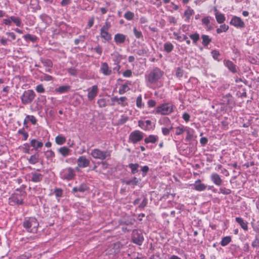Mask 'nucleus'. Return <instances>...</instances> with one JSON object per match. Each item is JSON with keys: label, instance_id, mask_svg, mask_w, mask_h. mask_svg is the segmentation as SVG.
Wrapping results in <instances>:
<instances>
[{"label": "nucleus", "instance_id": "55", "mask_svg": "<svg viewBox=\"0 0 259 259\" xmlns=\"http://www.w3.org/2000/svg\"><path fill=\"white\" fill-rule=\"evenodd\" d=\"M35 90H36V92H37L38 93H44L45 91V88H44L42 84H38V85H37L36 87Z\"/></svg>", "mask_w": 259, "mask_h": 259}, {"label": "nucleus", "instance_id": "32", "mask_svg": "<svg viewBox=\"0 0 259 259\" xmlns=\"http://www.w3.org/2000/svg\"><path fill=\"white\" fill-rule=\"evenodd\" d=\"M55 142L58 145H63L66 142V138L62 135H59L56 137Z\"/></svg>", "mask_w": 259, "mask_h": 259}, {"label": "nucleus", "instance_id": "9", "mask_svg": "<svg viewBox=\"0 0 259 259\" xmlns=\"http://www.w3.org/2000/svg\"><path fill=\"white\" fill-rule=\"evenodd\" d=\"M63 173L62 178L68 181L72 180L75 176L74 170L71 167L65 168Z\"/></svg>", "mask_w": 259, "mask_h": 259}, {"label": "nucleus", "instance_id": "37", "mask_svg": "<svg viewBox=\"0 0 259 259\" xmlns=\"http://www.w3.org/2000/svg\"><path fill=\"white\" fill-rule=\"evenodd\" d=\"M228 29L229 26L228 25L226 24H223L220 26V28H218L217 29V32L219 34L223 32L227 31L228 30Z\"/></svg>", "mask_w": 259, "mask_h": 259}, {"label": "nucleus", "instance_id": "7", "mask_svg": "<svg viewBox=\"0 0 259 259\" xmlns=\"http://www.w3.org/2000/svg\"><path fill=\"white\" fill-rule=\"evenodd\" d=\"M143 138L142 132L139 131H135L132 132L129 136V142L133 144L141 141Z\"/></svg>", "mask_w": 259, "mask_h": 259}, {"label": "nucleus", "instance_id": "58", "mask_svg": "<svg viewBox=\"0 0 259 259\" xmlns=\"http://www.w3.org/2000/svg\"><path fill=\"white\" fill-rule=\"evenodd\" d=\"M110 27H111L110 23L108 21H106L105 23V25H103V27L101 28V30L108 31V30Z\"/></svg>", "mask_w": 259, "mask_h": 259}, {"label": "nucleus", "instance_id": "12", "mask_svg": "<svg viewBox=\"0 0 259 259\" xmlns=\"http://www.w3.org/2000/svg\"><path fill=\"white\" fill-rule=\"evenodd\" d=\"M77 163L78 167L84 168L90 165V161L85 156H81L77 159Z\"/></svg>", "mask_w": 259, "mask_h": 259}, {"label": "nucleus", "instance_id": "20", "mask_svg": "<svg viewBox=\"0 0 259 259\" xmlns=\"http://www.w3.org/2000/svg\"><path fill=\"white\" fill-rule=\"evenodd\" d=\"M126 39V36L123 34L117 33L114 36V40L117 44L123 43Z\"/></svg>", "mask_w": 259, "mask_h": 259}, {"label": "nucleus", "instance_id": "22", "mask_svg": "<svg viewBox=\"0 0 259 259\" xmlns=\"http://www.w3.org/2000/svg\"><path fill=\"white\" fill-rule=\"evenodd\" d=\"M29 163L31 164H35L39 161V154L38 152L35 153L34 154L31 155L29 158L28 159Z\"/></svg>", "mask_w": 259, "mask_h": 259}, {"label": "nucleus", "instance_id": "34", "mask_svg": "<svg viewBox=\"0 0 259 259\" xmlns=\"http://www.w3.org/2000/svg\"><path fill=\"white\" fill-rule=\"evenodd\" d=\"M231 241V237L230 236L224 237L222 238L221 242V245L222 246L227 245Z\"/></svg>", "mask_w": 259, "mask_h": 259}, {"label": "nucleus", "instance_id": "3", "mask_svg": "<svg viewBox=\"0 0 259 259\" xmlns=\"http://www.w3.org/2000/svg\"><path fill=\"white\" fill-rule=\"evenodd\" d=\"M35 96L34 92L32 90H28L24 92L21 97L22 103L24 105L31 103Z\"/></svg>", "mask_w": 259, "mask_h": 259}, {"label": "nucleus", "instance_id": "15", "mask_svg": "<svg viewBox=\"0 0 259 259\" xmlns=\"http://www.w3.org/2000/svg\"><path fill=\"white\" fill-rule=\"evenodd\" d=\"M6 34L7 35L10 36L11 38L8 39V38H6L4 37H2L1 39V43L4 46L7 45L8 41H11L12 40H14L16 38V35L13 32H7L6 33Z\"/></svg>", "mask_w": 259, "mask_h": 259}, {"label": "nucleus", "instance_id": "38", "mask_svg": "<svg viewBox=\"0 0 259 259\" xmlns=\"http://www.w3.org/2000/svg\"><path fill=\"white\" fill-rule=\"evenodd\" d=\"M130 88L126 84H122L119 89L118 93L119 94L122 95L125 93L126 91H128Z\"/></svg>", "mask_w": 259, "mask_h": 259}, {"label": "nucleus", "instance_id": "6", "mask_svg": "<svg viewBox=\"0 0 259 259\" xmlns=\"http://www.w3.org/2000/svg\"><path fill=\"white\" fill-rule=\"evenodd\" d=\"M122 247V245L119 242H116L111 245L107 249V253L110 259L113 258L118 253Z\"/></svg>", "mask_w": 259, "mask_h": 259}, {"label": "nucleus", "instance_id": "8", "mask_svg": "<svg viewBox=\"0 0 259 259\" xmlns=\"http://www.w3.org/2000/svg\"><path fill=\"white\" fill-rule=\"evenodd\" d=\"M132 241L134 243L141 245L144 241V237L141 231L133 230L132 232Z\"/></svg>", "mask_w": 259, "mask_h": 259}, {"label": "nucleus", "instance_id": "54", "mask_svg": "<svg viewBox=\"0 0 259 259\" xmlns=\"http://www.w3.org/2000/svg\"><path fill=\"white\" fill-rule=\"evenodd\" d=\"M55 195L57 197H60L62 195L63 191L61 189L56 188L54 190Z\"/></svg>", "mask_w": 259, "mask_h": 259}, {"label": "nucleus", "instance_id": "2", "mask_svg": "<svg viewBox=\"0 0 259 259\" xmlns=\"http://www.w3.org/2000/svg\"><path fill=\"white\" fill-rule=\"evenodd\" d=\"M91 155L95 159L104 160L107 158L110 157L111 151H102L99 149L96 148L91 151Z\"/></svg>", "mask_w": 259, "mask_h": 259}, {"label": "nucleus", "instance_id": "13", "mask_svg": "<svg viewBox=\"0 0 259 259\" xmlns=\"http://www.w3.org/2000/svg\"><path fill=\"white\" fill-rule=\"evenodd\" d=\"M230 24L235 27L239 28H243L245 26L244 22L242 21L240 18L237 16H234L232 18L230 21Z\"/></svg>", "mask_w": 259, "mask_h": 259}, {"label": "nucleus", "instance_id": "26", "mask_svg": "<svg viewBox=\"0 0 259 259\" xmlns=\"http://www.w3.org/2000/svg\"><path fill=\"white\" fill-rule=\"evenodd\" d=\"M122 183L126 185H132L134 187L139 184V180L136 177H134L131 180L123 181Z\"/></svg>", "mask_w": 259, "mask_h": 259}, {"label": "nucleus", "instance_id": "43", "mask_svg": "<svg viewBox=\"0 0 259 259\" xmlns=\"http://www.w3.org/2000/svg\"><path fill=\"white\" fill-rule=\"evenodd\" d=\"M97 103L100 108L105 107L107 106V103L105 99L101 98L98 100Z\"/></svg>", "mask_w": 259, "mask_h": 259}, {"label": "nucleus", "instance_id": "14", "mask_svg": "<svg viewBox=\"0 0 259 259\" xmlns=\"http://www.w3.org/2000/svg\"><path fill=\"white\" fill-rule=\"evenodd\" d=\"M210 179L212 182L217 186H221L222 185L223 180L221 177L217 173L213 172L210 175Z\"/></svg>", "mask_w": 259, "mask_h": 259}, {"label": "nucleus", "instance_id": "62", "mask_svg": "<svg viewBox=\"0 0 259 259\" xmlns=\"http://www.w3.org/2000/svg\"><path fill=\"white\" fill-rule=\"evenodd\" d=\"M123 75L126 77H131L132 75V72L131 70L127 69L123 72Z\"/></svg>", "mask_w": 259, "mask_h": 259}, {"label": "nucleus", "instance_id": "33", "mask_svg": "<svg viewBox=\"0 0 259 259\" xmlns=\"http://www.w3.org/2000/svg\"><path fill=\"white\" fill-rule=\"evenodd\" d=\"M215 18L217 22L220 24L223 23L225 20L224 15L218 12L215 13Z\"/></svg>", "mask_w": 259, "mask_h": 259}, {"label": "nucleus", "instance_id": "5", "mask_svg": "<svg viewBox=\"0 0 259 259\" xmlns=\"http://www.w3.org/2000/svg\"><path fill=\"white\" fill-rule=\"evenodd\" d=\"M161 70L158 68H154L147 76V80L151 83H155L162 76Z\"/></svg>", "mask_w": 259, "mask_h": 259}, {"label": "nucleus", "instance_id": "18", "mask_svg": "<svg viewBox=\"0 0 259 259\" xmlns=\"http://www.w3.org/2000/svg\"><path fill=\"white\" fill-rule=\"evenodd\" d=\"M194 189L198 191H202L206 189V185L201 183L200 179L196 180L194 184Z\"/></svg>", "mask_w": 259, "mask_h": 259}, {"label": "nucleus", "instance_id": "53", "mask_svg": "<svg viewBox=\"0 0 259 259\" xmlns=\"http://www.w3.org/2000/svg\"><path fill=\"white\" fill-rule=\"evenodd\" d=\"M211 54L214 59L218 61L219 60V56H220V54L219 51L217 50H213L211 51Z\"/></svg>", "mask_w": 259, "mask_h": 259}, {"label": "nucleus", "instance_id": "64", "mask_svg": "<svg viewBox=\"0 0 259 259\" xmlns=\"http://www.w3.org/2000/svg\"><path fill=\"white\" fill-rule=\"evenodd\" d=\"M252 246L253 247H259V239L256 238L252 243Z\"/></svg>", "mask_w": 259, "mask_h": 259}, {"label": "nucleus", "instance_id": "39", "mask_svg": "<svg viewBox=\"0 0 259 259\" xmlns=\"http://www.w3.org/2000/svg\"><path fill=\"white\" fill-rule=\"evenodd\" d=\"M19 134L22 135L23 136V140L25 141L28 139V134L25 131L24 128L19 129L18 131Z\"/></svg>", "mask_w": 259, "mask_h": 259}, {"label": "nucleus", "instance_id": "19", "mask_svg": "<svg viewBox=\"0 0 259 259\" xmlns=\"http://www.w3.org/2000/svg\"><path fill=\"white\" fill-rule=\"evenodd\" d=\"M224 64L232 72L236 73L237 72L236 65L231 61L225 60Z\"/></svg>", "mask_w": 259, "mask_h": 259}, {"label": "nucleus", "instance_id": "40", "mask_svg": "<svg viewBox=\"0 0 259 259\" xmlns=\"http://www.w3.org/2000/svg\"><path fill=\"white\" fill-rule=\"evenodd\" d=\"M194 14V11L188 7V8L185 11L184 13L185 16L186 17L187 20L190 19V17Z\"/></svg>", "mask_w": 259, "mask_h": 259}, {"label": "nucleus", "instance_id": "42", "mask_svg": "<svg viewBox=\"0 0 259 259\" xmlns=\"http://www.w3.org/2000/svg\"><path fill=\"white\" fill-rule=\"evenodd\" d=\"M124 17L127 20H132L134 17V14L131 11H127L124 14Z\"/></svg>", "mask_w": 259, "mask_h": 259}, {"label": "nucleus", "instance_id": "16", "mask_svg": "<svg viewBox=\"0 0 259 259\" xmlns=\"http://www.w3.org/2000/svg\"><path fill=\"white\" fill-rule=\"evenodd\" d=\"M100 71L104 75L106 76H109L112 73V70L110 69L106 62H103L102 63Z\"/></svg>", "mask_w": 259, "mask_h": 259}, {"label": "nucleus", "instance_id": "46", "mask_svg": "<svg viewBox=\"0 0 259 259\" xmlns=\"http://www.w3.org/2000/svg\"><path fill=\"white\" fill-rule=\"evenodd\" d=\"M77 187L78 191L80 192H84L88 189L87 185L84 183L81 184Z\"/></svg>", "mask_w": 259, "mask_h": 259}, {"label": "nucleus", "instance_id": "63", "mask_svg": "<svg viewBox=\"0 0 259 259\" xmlns=\"http://www.w3.org/2000/svg\"><path fill=\"white\" fill-rule=\"evenodd\" d=\"M183 75V70L181 68H178L176 71V76L181 77Z\"/></svg>", "mask_w": 259, "mask_h": 259}, {"label": "nucleus", "instance_id": "27", "mask_svg": "<svg viewBox=\"0 0 259 259\" xmlns=\"http://www.w3.org/2000/svg\"><path fill=\"white\" fill-rule=\"evenodd\" d=\"M101 37L106 41H109L111 39V35L108 33V31L100 30Z\"/></svg>", "mask_w": 259, "mask_h": 259}, {"label": "nucleus", "instance_id": "23", "mask_svg": "<svg viewBox=\"0 0 259 259\" xmlns=\"http://www.w3.org/2000/svg\"><path fill=\"white\" fill-rule=\"evenodd\" d=\"M30 145L33 147L34 149L37 150L38 149L41 148L43 146V143L35 139H32L30 141Z\"/></svg>", "mask_w": 259, "mask_h": 259}, {"label": "nucleus", "instance_id": "17", "mask_svg": "<svg viewBox=\"0 0 259 259\" xmlns=\"http://www.w3.org/2000/svg\"><path fill=\"white\" fill-rule=\"evenodd\" d=\"M43 175L36 172H32L31 173V178L30 181L34 183H39L42 180Z\"/></svg>", "mask_w": 259, "mask_h": 259}, {"label": "nucleus", "instance_id": "47", "mask_svg": "<svg viewBox=\"0 0 259 259\" xmlns=\"http://www.w3.org/2000/svg\"><path fill=\"white\" fill-rule=\"evenodd\" d=\"M190 37L192 39L194 43H196L197 41L199 39V35L197 33L191 34Z\"/></svg>", "mask_w": 259, "mask_h": 259}, {"label": "nucleus", "instance_id": "36", "mask_svg": "<svg viewBox=\"0 0 259 259\" xmlns=\"http://www.w3.org/2000/svg\"><path fill=\"white\" fill-rule=\"evenodd\" d=\"M45 155L47 159H52L55 156V154L52 150H49L45 152Z\"/></svg>", "mask_w": 259, "mask_h": 259}, {"label": "nucleus", "instance_id": "60", "mask_svg": "<svg viewBox=\"0 0 259 259\" xmlns=\"http://www.w3.org/2000/svg\"><path fill=\"white\" fill-rule=\"evenodd\" d=\"M184 132V129L183 127L178 126L176 127V134L177 135H182Z\"/></svg>", "mask_w": 259, "mask_h": 259}, {"label": "nucleus", "instance_id": "41", "mask_svg": "<svg viewBox=\"0 0 259 259\" xmlns=\"http://www.w3.org/2000/svg\"><path fill=\"white\" fill-rule=\"evenodd\" d=\"M41 62L45 67H52V62L50 59H41Z\"/></svg>", "mask_w": 259, "mask_h": 259}, {"label": "nucleus", "instance_id": "50", "mask_svg": "<svg viewBox=\"0 0 259 259\" xmlns=\"http://www.w3.org/2000/svg\"><path fill=\"white\" fill-rule=\"evenodd\" d=\"M134 33L135 36L137 38H140L143 37V34L141 31H138L136 27L134 28L133 29Z\"/></svg>", "mask_w": 259, "mask_h": 259}, {"label": "nucleus", "instance_id": "61", "mask_svg": "<svg viewBox=\"0 0 259 259\" xmlns=\"http://www.w3.org/2000/svg\"><path fill=\"white\" fill-rule=\"evenodd\" d=\"M92 50H94L97 54H98L100 55H101L102 53V48L99 45H98L95 48L92 49Z\"/></svg>", "mask_w": 259, "mask_h": 259}, {"label": "nucleus", "instance_id": "11", "mask_svg": "<svg viewBox=\"0 0 259 259\" xmlns=\"http://www.w3.org/2000/svg\"><path fill=\"white\" fill-rule=\"evenodd\" d=\"M88 91H89L88 98L89 100L92 101L97 96L99 89L97 85H94L91 88H89Z\"/></svg>", "mask_w": 259, "mask_h": 259}, {"label": "nucleus", "instance_id": "48", "mask_svg": "<svg viewBox=\"0 0 259 259\" xmlns=\"http://www.w3.org/2000/svg\"><path fill=\"white\" fill-rule=\"evenodd\" d=\"M219 192L225 195H228L231 193V190L226 188H220L219 189Z\"/></svg>", "mask_w": 259, "mask_h": 259}, {"label": "nucleus", "instance_id": "51", "mask_svg": "<svg viewBox=\"0 0 259 259\" xmlns=\"http://www.w3.org/2000/svg\"><path fill=\"white\" fill-rule=\"evenodd\" d=\"M11 200L17 204H22L23 203V200L19 199L17 196H13L11 198Z\"/></svg>", "mask_w": 259, "mask_h": 259}, {"label": "nucleus", "instance_id": "59", "mask_svg": "<svg viewBox=\"0 0 259 259\" xmlns=\"http://www.w3.org/2000/svg\"><path fill=\"white\" fill-rule=\"evenodd\" d=\"M141 170L143 172V174H142L143 176L145 177L147 175V172L149 171V168L148 166L145 165L142 167Z\"/></svg>", "mask_w": 259, "mask_h": 259}, {"label": "nucleus", "instance_id": "21", "mask_svg": "<svg viewBox=\"0 0 259 259\" xmlns=\"http://www.w3.org/2000/svg\"><path fill=\"white\" fill-rule=\"evenodd\" d=\"M58 152L64 157H66L70 154L71 150L67 147H62L58 149Z\"/></svg>", "mask_w": 259, "mask_h": 259}, {"label": "nucleus", "instance_id": "56", "mask_svg": "<svg viewBox=\"0 0 259 259\" xmlns=\"http://www.w3.org/2000/svg\"><path fill=\"white\" fill-rule=\"evenodd\" d=\"M202 22L203 24H204L205 26H206L207 27H208V25L210 23L209 17L207 16V17H205L203 18L202 19Z\"/></svg>", "mask_w": 259, "mask_h": 259}, {"label": "nucleus", "instance_id": "31", "mask_svg": "<svg viewBox=\"0 0 259 259\" xmlns=\"http://www.w3.org/2000/svg\"><path fill=\"white\" fill-rule=\"evenodd\" d=\"M174 49L173 45L169 42H167L164 44V51L167 53H170Z\"/></svg>", "mask_w": 259, "mask_h": 259}, {"label": "nucleus", "instance_id": "44", "mask_svg": "<svg viewBox=\"0 0 259 259\" xmlns=\"http://www.w3.org/2000/svg\"><path fill=\"white\" fill-rule=\"evenodd\" d=\"M10 19L13 21L16 25L18 26H20L21 25V20L18 17H16L14 16H11L10 17Z\"/></svg>", "mask_w": 259, "mask_h": 259}, {"label": "nucleus", "instance_id": "35", "mask_svg": "<svg viewBox=\"0 0 259 259\" xmlns=\"http://www.w3.org/2000/svg\"><path fill=\"white\" fill-rule=\"evenodd\" d=\"M23 37L25 39V40H29L32 41V42H35L37 38L36 36L32 35L30 34H27L26 35H24Z\"/></svg>", "mask_w": 259, "mask_h": 259}, {"label": "nucleus", "instance_id": "10", "mask_svg": "<svg viewBox=\"0 0 259 259\" xmlns=\"http://www.w3.org/2000/svg\"><path fill=\"white\" fill-rule=\"evenodd\" d=\"M112 103L111 105L114 106L115 102H116L118 105H120L122 107H125L128 105V103L126 102L127 98L126 97H120L118 98L117 97H114L111 98Z\"/></svg>", "mask_w": 259, "mask_h": 259}, {"label": "nucleus", "instance_id": "24", "mask_svg": "<svg viewBox=\"0 0 259 259\" xmlns=\"http://www.w3.org/2000/svg\"><path fill=\"white\" fill-rule=\"evenodd\" d=\"M235 220L244 230L247 231L248 230V223L247 222H245L242 218L237 217L236 218Z\"/></svg>", "mask_w": 259, "mask_h": 259}, {"label": "nucleus", "instance_id": "29", "mask_svg": "<svg viewBox=\"0 0 259 259\" xmlns=\"http://www.w3.org/2000/svg\"><path fill=\"white\" fill-rule=\"evenodd\" d=\"M201 38L202 39V44L204 47L207 46L211 41V39L209 37L208 35H202L201 36Z\"/></svg>", "mask_w": 259, "mask_h": 259}, {"label": "nucleus", "instance_id": "49", "mask_svg": "<svg viewBox=\"0 0 259 259\" xmlns=\"http://www.w3.org/2000/svg\"><path fill=\"white\" fill-rule=\"evenodd\" d=\"M136 105L139 108H142L144 106V104L142 103L141 95L138 97L136 100Z\"/></svg>", "mask_w": 259, "mask_h": 259}, {"label": "nucleus", "instance_id": "1", "mask_svg": "<svg viewBox=\"0 0 259 259\" xmlns=\"http://www.w3.org/2000/svg\"><path fill=\"white\" fill-rule=\"evenodd\" d=\"M23 226L28 232L36 233L39 224L35 218H29L24 221Z\"/></svg>", "mask_w": 259, "mask_h": 259}, {"label": "nucleus", "instance_id": "25", "mask_svg": "<svg viewBox=\"0 0 259 259\" xmlns=\"http://www.w3.org/2000/svg\"><path fill=\"white\" fill-rule=\"evenodd\" d=\"M70 89L69 85H62L56 88L55 91L56 93L62 94L67 92Z\"/></svg>", "mask_w": 259, "mask_h": 259}, {"label": "nucleus", "instance_id": "28", "mask_svg": "<svg viewBox=\"0 0 259 259\" xmlns=\"http://www.w3.org/2000/svg\"><path fill=\"white\" fill-rule=\"evenodd\" d=\"M128 167L130 168L131 170V173L132 174H135L138 172V168L139 167V164L138 163H130L128 165Z\"/></svg>", "mask_w": 259, "mask_h": 259}, {"label": "nucleus", "instance_id": "45", "mask_svg": "<svg viewBox=\"0 0 259 259\" xmlns=\"http://www.w3.org/2000/svg\"><path fill=\"white\" fill-rule=\"evenodd\" d=\"M173 129V127L171 125L169 127H162V133L163 135L167 136L169 134L170 131Z\"/></svg>", "mask_w": 259, "mask_h": 259}, {"label": "nucleus", "instance_id": "4", "mask_svg": "<svg viewBox=\"0 0 259 259\" xmlns=\"http://www.w3.org/2000/svg\"><path fill=\"white\" fill-rule=\"evenodd\" d=\"M174 111V106L171 103L163 104L157 107L156 113L161 115H168Z\"/></svg>", "mask_w": 259, "mask_h": 259}, {"label": "nucleus", "instance_id": "57", "mask_svg": "<svg viewBox=\"0 0 259 259\" xmlns=\"http://www.w3.org/2000/svg\"><path fill=\"white\" fill-rule=\"evenodd\" d=\"M68 72L72 76H76L77 74L76 69L72 67L68 69Z\"/></svg>", "mask_w": 259, "mask_h": 259}, {"label": "nucleus", "instance_id": "52", "mask_svg": "<svg viewBox=\"0 0 259 259\" xmlns=\"http://www.w3.org/2000/svg\"><path fill=\"white\" fill-rule=\"evenodd\" d=\"M26 118L30 120L33 124H35L37 122L36 118L33 115H27Z\"/></svg>", "mask_w": 259, "mask_h": 259}, {"label": "nucleus", "instance_id": "30", "mask_svg": "<svg viewBox=\"0 0 259 259\" xmlns=\"http://www.w3.org/2000/svg\"><path fill=\"white\" fill-rule=\"evenodd\" d=\"M158 140V137L154 135H150L144 139L146 143H155Z\"/></svg>", "mask_w": 259, "mask_h": 259}]
</instances>
